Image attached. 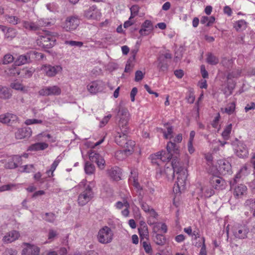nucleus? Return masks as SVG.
<instances>
[{
    "label": "nucleus",
    "mask_w": 255,
    "mask_h": 255,
    "mask_svg": "<svg viewBox=\"0 0 255 255\" xmlns=\"http://www.w3.org/2000/svg\"><path fill=\"white\" fill-rule=\"evenodd\" d=\"M165 174H166L167 177H169L170 175L171 176L177 175V181L176 182V188L174 187V190L177 192H181L185 188L186 183V179L187 177V171L183 166L180 165L179 162L176 161L172 162V167H167L164 169Z\"/></svg>",
    "instance_id": "1"
},
{
    "label": "nucleus",
    "mask_w": 255,
    "mask_h": 255,
    "mask_svg": "<svg viewBox=\"0 0 255 255\" xmlns=\"http://www.w3.org/2000/svg\"><path fill=\"white\" fill-rule=\"evenodd\" d=\"M167 151L161 150L150 155L151 162L153 164L159 165L161 162H167L170 160L174 154L179 153V146L171 141L166 145Z\"/></svg>",
    "instance_id": "2"
},
{
    "label": "nucleus",
    "mask_w": 255,
    "mask_h": 255,
    "mask_svg": "<svg viewBox=\"0 0 255 255\" xmlns=\"http://www.w3.org/2000/svg\"><path fill=\"white\" fill-rule=\"evenodd\" d=\"M86 180H83L79 186L81 188V192L78 196V203L80 206L85 205L94 197V193L90 184H86Z\"/></svg>",
    "instance_id": "3"
},
{
    "label": "nucleus",
    "mask_w": 255,
    "mask_h": 255,
    "mask_svg": "<svg viewBox=\"0 0 255 255\" xmlns=\"http://www.w3.org/2000/svg\"><path fill=\"white\" fill-rule=\"evenodd\" d=\"M80 23V17L73 15L66 17L64 22L62 25V28L67 32H72L75 30L79 26Z\"/></svg>",
    "instance_id": "4"
},
{
    "label": "nucleus",
    "mask_w": 255,
    "mask_h": 255,
    "mask_svg": "<svg viewBox=\"0 0 255 255\" xmlns=\"http://www.w3.org/2000/svg\"><path fill=\"white\" fill-rule=\"evenodd\" d=\"M113 232L107 226L101 229L97 235L98 241L102 244H106L111 243L113 239Z\"/></svg>",
    "instance_id": "5"
},
{
    "label": "nucleus",
    "mask_w": 255,
    "mask_h": 255,
    "mask_svg": "<svg viewBox=\"0 0 255 255\" xmlns=\"http://www.w3.org/2000/svg\"><path fill=\"white\" fill-rule=\"evenodd\" d=\"M118 116L120 119L119 126L121 128V130L124 131H127L129 116L128 110L126 108L120 107Z\"/></svg>",
    "instance_id": "6"
},
{
    "label": "nucleus",
    "mask_w": 255,
    "mask_h": 255,
    "mask_svg": "<svg viewBox=\"0 0 255 255\" xmlns=\"http://www.w3.org/2000/svg\"><path fill=\"white\" fill-rule=\"evenodd\" d=\"M55 36L54 35L51 36L49 34L41 36L37 40V44L45 49H49L52 47L55 44Z\"/></svg>",
    "instance_id": "7"
},
{
    "label": "nucleus",
    "mask_w": 255,
    "mask_h": 255,
    "mask_svg": "<svg viewBox=\"0 0 255 255\" xmlns=\"http://www.w3.org/2000/svg\"><path fill=\"white\" fill-rule=\"evenodd\" d=\"M41 70L44 72L45 75L49 77H52L60 72L62 68L60 65L53 66L49 64H46L42 66Z\"/></svg>",
    "instance_id": "8"
},
{
    "label": "nucleus",
    "mask_w": 255,
    "mask_h": 255,
    "mask_svg": "<svg viewBox=\"0 0 255 255\" xmlns=\"http://www.w3.org/2000/svg\"><path fill=\"white\" fill-rule=\"evenodd\" d=\"M61 93V90L57 86L44 87L38 92L39 95L42 96H58Z\"/></svg>",
    "instance_id": "9"
},
{
    "label": "nucleus",
    "mask_w": 255,
    "mask_h": 255,
    "mask_svg": "<svg viewBox=\"0 0 255 255\" xmlns=\"http://www.w3.org/2000/svg\"><path fill=\"white\" fill-rule=\"evenodd\" d=\"M233 228L234 235L239 239H245L247 237L249 229L245 224H237Z\"/></svg>",
    "instance_id": "10"
},
{
    "label": "nucleus",
    "mask_w": 255,
    "mask_h": 255,
    "mask_svg": "<svg viewBox=\"0 0 255 255\" xmlns=\"http://www.w3.org/2000/svg\"><path fill=\"white\" fill-rule=\"evenodd\" d=\"M211 185L216 190H223L225 188V181L220 177L212 176L210 178Z\"/></svg>",
    "instance_id": "11"
},
{
    "label": "nucleus",
    "mask_w": 255,
    "mask_h": 255,
    "mask_svg": "<svg viewBox=\"0 0 255 255\" xmlns=\"http://www.w3.org/2000/svg\"><path fill=\"white\" fill-rule=\"evenodd\" d=\"M18 117L16 115L10 113H6L0 115V122L11 125L18 121Z\"/></svg>",
    "instance_id": "12"
},
{
    "label": "nucleus",
    "mask_w": 255,
    "mask_h": 255,
    "mask_svg": "<svg viewBox=\"0 0 255 255\" xmlns=\"http://www.w3.org/2000/svg\"><path fill=\"white\" fill-rule=\"evenodd\" d=\"M104 84L103 81L97 80L90 83L87 86L88 91L93 94L102 91L104 89Z\"/></svg>",
    "instance_id": "13"
},
{
    "label": "nucleus",
    "mask_w": 255,
    "mask_h": 255,
    "mask_svg": "<svg viewBox=\"0 0 255 255\" xmlns=\"http://www.w3.org/2000/svg\"><path fill=\"white\" fill-rule=\"evenodd\" d=\"M89 157L92 162L97 163L99 168L103 169L105 168V161L99 153L93 151L89 153Z\"/></svg>",
    "instance_id": "14"
},
{
    "label": "nucleus",
    "mask_w": 255,
    "mask_h": 255,
    "mask_svg": "<svg viewBox=\"0 0 255 255\" xmlns=\"http://www.w3.org/2000/svg\"><path fill=\"white\" fill-rule=\"evenodd\" d=\"M26 247L22 250L21 255H39L40 249L36 246L29 243H24Z\"/></svg>",
    "instance_id": "15"
},
{
    "label": "nucleus",
    "mask_w": 255,
    "mask_h": 255,
    "mask_svg": "<svg viewBox=\"0 0 255 255\" xmlns=\"http://www.w3.org/2000/svg\"><path fill=\"white\" fill-rule=\"evenodd\" d=\"M153 27L151 21L149 20H146L142 24L141 28L139 33L141 36H145L149 34L153 30Z\"/></svg>",
    "instance_id": "16"
},
{
    "label": "nucleus",
    "mask_w": 255,
    "mask_h": 255,
    "mask_svg": "<svg viewBox=\"0 0 255 255\" xmlns=\"http://www.w3.org/2000/svg\"><path fill=\"white\" fill-rule=\"evenodd\" d=\"M129 181L137 190L142 189L139 183L138 182V173L136 169H133L130 171V175L129 178Z\"/></svg>",
    "instance_id": "17"
},
{
    "label": "nucleus",
    "mask_w": 255,
    "mask_h": 255,
    "mask_svg": "<svg viewBox=\"0 0 255 255\" xmlns=\"http://www.w3.org/2000/svg\"><path fill=\"white\" fill-rule=\"evenodd\" d=\"M32 62L29 52L25 54L20 55L15 60L14 63L16 65L20 66L22 65L29 63Z\"/></svg>",
    "instance_id": "18"
},
{
    "label": "nucleus",
    "mask_w": 255,
    "mask_h": 255,
    "mask_svg": "<svg viewBox=\"0 0 255 255\" xmlns=\"http://www.w3.org/2000/svg\"><path fill=\"white\" fill-rule=\"evenodd\" d=\"M115 206L116 208L119 209H121L125 207V209L122 211V214L125 217L128 216L129 214L128 208H129L130 205L127 198H124L123 199V202L121 201L117 202Z\"/></svg>",
    "instance_id": "19"
},
{
    "label": "nucleus",
    "mask_w": 255,
    "mask_h": 255,
    "mask_svg": "<svg viewBox=\"0 0 255 255\" xmlns=\"http://www.w3.org/2000/svg\"><path fill=\"white\" fill-rule=\"evenodd\" d=\"M236 154L240 158H245L249 154L248 149L246 145L242 142L240 141L238 144Z\"/></svg>",
    "instance_id": "20"
},
{
    "label": "nucleus",
    "mask_w": 255,
    "mask_h": 255,
    "mask_svg": "<svg viewBox=\"0 0 255 255\" xmlns=\"http://www.w3.org/2000/svg\"><path fill=\"white\" fill-rule=\"evenodd\" d=\"M84 16L88 19H97L99 16V12L96 5L90 7L84 12Z\"/></svg>",
    "instance_id": "21"
},
{
    "label": "nucleus",
    "mask_w": 255,
    "mask_h": 255,
    "mask_svg": "<svg viewBox=\"0 0 255 255\" xmlns=\"http://www.w3.org/2000/svg\"><path fill=\"white\" fill-rule=\"evenodd\" d=\"M31 132L32 131L30 128H19L15 133V136L16 138L21 139L30 136Z\"/></svg>",
    "instance_id": "22"
},
{
    "label": "nucleus",
    "mask_w": 255,
    "mask_h": 255,
    "mask_svg": "<svg viewBox=\"0 0 255 255\" xmlns=\"http://www.w3.org/2000/svg\"><path fill=\"white\" fill-rule=\"evenodd\" d=\"M108 174L111 178L115 180H119L121 179V169L117 166H115L107 170Z\"/></svg>",
    "instance_id": "23"
},
{
    "label": "nucleus",
    "mask_w": 255,
    "mask_h": 255,
    "mask_svg": "<svg viewBox=\"0 0 255 255\" xmlns=\"http://www.w3.org/2000/svg\"><path fill=\"white\" fill-rule=\"evenodd\" d=\"M127 131L122 132H117L115 136V142L120 146H122L125 144L126 140L127 139Z\"/></svg>",
    "instance_id": "24"
},
{
    "label": "nucleus",
    "mask_w": 255,
    "mask_h": 255,
    "mask_svg": "<svg viewBox=\"0 0 255 255\" xmlns=\"http://www.w3.org/2000/svg\"><path fill=\"white\" fill-rule=\"evenodd\" d=\"M19 234L16 231H12L5 235L3 238V241L6 243H9L15 241L18 238Z\"/></svg>",
    "instance_id": "25"
},
{
    "label": "nucleus",
    "mask_w": 255,
    "mask_h": 255,
    "mask_svg": "<svg viewBox=\"0 0 255 255\" xmlns=\"http://www.w3.org/2000/svg\"><path fill=\"white\" fill-rule=\"evenodd\" d=\"M12 94L9 88L5 86L0 85V98L3 100L9 99L11 98Z\"/></svg>",
    "instance_id": "26"
},
{
    "label": "nucleus",
    "mask_w": 255,
    "mask_h": 255,
    "mask_svg": "<svg viewBox=\"0 0 255 255\" xmlns=\"http://www.w3.org/2000/svg\"><path fill=\"white\" fill-rule=\"evenodd\" d=\"M48 144L45 142H37L31 144L28 147V150L37 151L39 150H44L47 148Z\"/></svg>",
    "instance_id": "27"
},
{
    "label": "nucleus",
    "mask_w": 255,
    "mask_h": 255,
    "mask_svg": "<svg viewBox=\"0 0 255 255\" xmlns=\"http://www.w3.org/2000/svg\"><path fill=\"white\" fill-rule=\"evenodd\" d=\"M201 196L205 197V198H209L215 194V191L211 187L204 186L201 187Z\"/></svg>",
    "instance_id": "28"
},
{
    "label": "nucleus",
    "mask_w": 255,
    "mask_h": 255,
    "mask_svg": "<svg viewBox=\"0 0 255 255\" xmlns=\"http://www.w3.org/2000/svg\"><path fill=\"white\" fill-rule=\"evenodd\" d=\"M135 145V142L131 140H126L125 144L122 146L125 148L124 152L126 153L128 152L129 154H131L133 151V147Z\"/></svg>",
    "instance_id": "29"
},
{
    "label": "nucleus",
    "mask_w": 255,
    "mask_h": 255,
    "mask_svg": "<svg viewBox=\"0 0 255 255\" xmlns=\"http://www.w3.org/2000/svg\"><path fill=\"white\" fill-rule=\"evenodd\" d=\"M157 61L158 62L157 67L159 70L165 71L167 70L168 64L166 60L164 59L163 55L159 56L157 59Z\"/></svg>",
    "instance_id": "30"
},
{
    "label": "nucleus",
    "mask_w": 255,
    "mask_h": 255,
    "mask_svg": "<svg viewBox=\"0 0 255 255\" xmlns=\"http://www.w3.org/2000/svg\"><path fill=\"white\" fill-rule=\"evenodd\" d=\"M247 189V187L245 185L240 184L235 187L234 194L237 197L241 196L246 193Z\"/></svg>",
    "instance_id": "31"
},
{
    "label": "nucleus",
    "mask_w": 255,
    "mask_h": 255,
    "mask_svg": "<svg viewBox=\"0 0 255 255\" xmlns=\"http://www.w3.org/2000/svg\"><path fill=\"white\" fill-rule=\"evenodd\" d=\"M22 25L25 29L29 30L35 31L38 30L36 22L24 20L22 21Z\"/></svg>",
    "instance_id": "32"
},
{
    "label": "nucleus",
    "mask_w": 255,
    "mask_h": 255,
    "mask_svg": "<svg viewBox=\"0 0 255 255\" xmlns=\"http://www.w3.org/2000/svg\"><path fill=\"white\" fill-rule=\"evenodd\" d=\"M220 170L223 174L230 173L231 171V165L228 161H224L221 164Z\"/></svg>",
    "instance_id": "33"
},
{
    "label": "nucleus",
    "mask_w": 255,
    "mask_h": 255,
    "mask_svg": "<svg viewBox=\"0 0 255 255\" xmlns=\"http://www.w3.org/2000/svg\"><path fill=\"white\" fill-rule=\"evenodd\" d=\"M206 61L210 65H215L219 63V59L211 53H208L207 55Z\"/></svg>",
    "instance_id": "34"
},
{
    "label": "nucleus",
    "mask_w": 255,
    "mask_h": 255,
    "mask_svg": "<svg viewBox=\"0 0 255 255\" xmlns=\"http://www.w3.org/2000/svg\"><path fill=\"white\" fill-rule=\"evenodd\" d=\"M232 124H230L229 125H227L224 128V129L222 133V136H223V138L225 140H228L230 138V134H231V132L232 131Z\"/></svg>",
    "instance_id": "35"
},
{
    "label": "nucleus",
    "mask_w": 255,
    "mask_h": 255,
    "mask_svg": "<svg viewBox=\"0 0 255 255\" xmlns=\"http://www.w3.org/2000/svg\"><path fill=\"white\" fill-rule=\"evenodd\" d=\"M84 169L86 174L91 175L94 173L95 168L93 164L89 162H86L85 163Z\"/></svg>",
    "instance_id": "36"
},
{
    "label": "nucleus",
    "mask_w": 255,
    "mask_h": 255,
    "mask_svg": "<svg viewBox=\"0 0 255 255\" xmlns=\"http://www.w3.org/2000/svg\"><path fill=\"white\" fill-rule=\"evenodd\" d=\"M37 25H38V29H39L40 27L42 26H48L52 25V22L50 21L48 19L41 18L38 19L36 22Z\"/></svg>",
    "instance_id": "37"
},
{
    "label": "nucleus",
    "mask_w": 255,
    "mask_h": 255,
    "mask_svg": "<svg viewBox=\"0 0 255 255\" xmlns=\"http://www.w3.org/2000/svg\"><path fill=\"white\" fill-rule=\"evenodd\" d=\"M140 226L138 228V232L140 236L142 238L146 237L148 235V228L146 224H140Z\"/></svg>",
    "instance_id": "38"
},
{
    "label": "nucleus",
    "mask_w": 255,
    "mask_h": 255,
    "mask_svg": "<svg viewBox=\"0 0 255 255\" xmlns=\"http://www.w3.org/2000/svg\"><path fill=\"white\" fill-rule=\"evenodd\" d=\"M5 19L8 20V22L12 24L16 25L20 22V19L15 16L10 15L6 14L4 15Z\"/></svg>",
    "instance_id": "39"
},
{
    "label": "nucleus",
    "mask_w": 255,
    "mask_h": 255,
    "mask_svg": "<svg viewBox=\"0 0 255 255\" xmlns=\"http://www.w3.org/2000/svg\"><path fill=\"white\" fill-rule=\"evenodd\" d=\"M235 107L236 106L235 103L232 102L230 103L224 109H222V111H223L224 113L228 114V115H231L235 111Z\"/></svg>",
    "instance_id": "40"
},
{
    "label": "nucleus",
    "mask_w": 255,
    "mask_h": 255,
    "mask_svg": "<svg viewBox=\"0 0 255 255\" xmlns=\"http://www.w3.org/2000/svg\"><path fill=\"white\" fill-rule=\"evenodd\" d=\"M154 241L158 245H163L165 243L166 240L163 235L157 234L155 237Z\"/></svg>",
    "instance_id": "41"
},
{
    "label": "nucleus",
    "mask_w": 255,
    "mask_h": 255,
    "mask_svg": "<svg viewBox=\"0 0 255 255\" xmlns=\"http://www.w3.org/2000/svg\"><path fill=\"white\" fill-rule=\"evenodd\" d=\"M247 22L244 20H240L237 21L235 24V28L236 30H242L246 27Z\"/></svg>",
    "instance_id": "42"
},
{
    "label": "nucleus",
    "mask_w": 255,
    "mask_h": 255,
    "mask_svg": "<svg viewBox=\"0 0 255 255\" xmlns=\"http://www.w3.org/2000/svg\"><path fill=\"white\" fill-rule=\"evenodd\" d=\"M29 54L30 55V57L31 58V60L33 59H35L37 60L42 59L44 57V55L35 51H29Z\"/></svg>",
    "instance_id": "43"
},
{
    "label": "nucleus",
    "mask_w": 255,
    "mask_h": 255,
    "mask_svg": "<svg viewBox=\"0 0 255 255\" xmlns=\"http://www.w3.org/2000/svg\"><path fill=\"white\" fill-rule=\"evenodd\" d=\"M34 72V70L32 68H30L29 69H23L21 73L24 78H28L32 76Z\"/></svg>",
    "instance_id": "44"
},
{
    "label": "nucleus",
    "mask_w": 255,
    "mask_h": 255,
    "mask_svg": "<svg viewBox=\"0 0 255 255\" xmlns=\"http://www.w3.org/2000/svg\"><path fill=\"white\" fill-rule=\"evenodd\" d=\"M247 167L246 166L243 167L240 170V171L236 175L234 179V182H237L238 179H240L242 175H246L247 173Z\"/></svg>",
    "instance_id": "45"
},
{
    "label": "nucleus",
    "mask_w": 255,
    "mask_h": 255,
    "mask_svg": "<svg viewBox=\"0 0 255 255\" xmlns=\"http://www.w3.org/2000/svg\"><path fill=\"white\" fill-rule=\"evenodd\" d=\"M14 60L13 56L10 54H5L3 58L2 64L6 65L12 62Z\"/></svg>",
    "instance_id": "46"
},
{
    "label": "nucleus",
    "mask_w": 255,
    "mask_h": 255,
    "mask_svg": "<svg viewBox=\"0 0 255 255\" xmlns=\"http://www.w3.org/2000/svg\"><path fill=\"white\" fill-rule=\"evenodd\" d=\"M16 35V30L14 28H9L7 29L5 33V37L7 38H12Z\"/></svg>",
    "instance_id": "47"
},
{
    "label": "nucleus",
    "mask_w": 255,
    "mask_h": 255,
    "mask_svg": "<svg viewBox=\"0 0 255 255\" xmlns=\"http://www.w3.org/2000/svg\"><path fill=\"white\" fill-rule=\"evenodd\" d=\"M173 128L172 127H169L167 128V131H163V135L165 138H171L172 137Z\"/></svg>",
    "instance_id": "48"
},
{
    "label": "nucleus",
    "mask_w": 255,
    "mask_h": 255,
    "mask_svg": "<svg viewBox=\"0 0 255 255\" xmlns=\"http://www.w3.org/2000/svg\"><path fill=\"white\" fill-rule=\"evenodd\" d=\"M44 220L48 222H53L55 219V215L52 213H47L44 217Z\"/></svg>",
    "instance_id": "49"
},
{
    "label": "nucleus",
    "mask_w": 255,
    "mask_h": 255,
    "mask_svg": "<svg viewBox=\"0 0 255 255\" xmlns=\"http://www.w3.org/2000/svg\"><path fill=\"white\" fill-rule=\"evenodd\" d=\"M241 75V71L240 70H237L236 71H233L228 73L227 78L228 80H231L234 78H237L239 77Z\"/></svg>",
    "instance_id": "50"
},
{
    "label": "nucleus",
    "mask_w": 255,
    "mask_h": 255,
    "mask_svg": "<svg viewBox=\"0 0 255 255\" xmlns=\"http://www.w3.org/2000/svg\"><path fill=\"white\" fill-rule=\"evenodd\" d=\"M43 121L41 120L37 119H27L26 120L24 123L26 125H30L32 124H42Z\"/></svg>",
    "instance_id": "51"
},
{
    "label": "nucleus",
    "mask_w": 255,
    "mask_h": 255,
    "mask_svg": "<svg viewBox=\"0 0 255 255\" xmlns=\"http://www.w3.org/2000/svg\"><path fill=\"white\" fill-rule=\"evenodd\" d=\"M10 87L13 89L20 91H23L24 89V87L23 86V85L18 82L11 83Z\"/></svg>",
    "instance_id": "52"
},
{
    "label": "nucleus",
    "mask_w": 255,
    "mask_h": 255,
    "mask_svg": "<svg viewBox=\"0 0 255 255\" xmlns=\"http://www.w3.org/2000/svg\"><path fill=\"white\" fill-rule=\"evenodd\" d=\"M65 43L72 46L81 47L83 45V43L81 41H76L73 40L66 41Z\"/></svg>",
    "instance_id": "53"
},
{
    "label": "nucleus",
    "mask_w": 255,
    "mask_h": 255,
    "mask_svg": "<svg viewBox=\"0 0 255 255\" xmlns=\"http://www.w3.org/2000/svg\"><path fill=\"white\" fill-rule=\"evenodd\" d=\"M160 224H156V226L154 227V230H155L156 228H159V231L161 233H165L167 231V227L166 224H161V226L160 227L159 225Z\"/></svg>",
    "instance_id": "54"
},
{
    "label": "nucleus",
    "mask_w": 255,
    "mask_h": 255,
    "mask_svg": "<svg viewBox=\"0 0 255 255\" xmlns=\"http://www.w3.org/2000/svg\"><path fill=\"white\" fill-rule=\"evenodd\" d=\"M132 60H131V59H129V60L128 61V63L127 64L125 69V72L128 73L130 72L132 69L133 67V64L131 63Z\"/></svg>",
    "instance_id": "55"
},
{
    "label": "nucleus",
    "mask_w": 255,
    "mask_h": 255,
    "mask_svg": "<svg viewBox=\"0 0 255 255\" xmlns=\"http://www.w3.org/2000/svg\"><path fill=\"white\" fill-rule=\"evenodd\" d=\"M140 200V199H139ZM139 203L142 209L145 212L148 213L151 208L145 202H142L141 200H139Z\"/></svg>",
    "instance_id": "56"
},
{
    "label": "nucleus",
    "mask_w": 255,
    "mask_h": 255,
    "mask_svg": "<svg viewBox=\"0 0 255 255\" xmlns=\"http://www.w3.org/2000/svg\"><path fill=\"white\" fill-rule=\"evenodd\" d=\"M60 160L58 158L53 162L51 166L50 170L51 171V175H53V172L56 169L57 166L60 162Z\"/></svg>",
    "instance_id": "57"
},
{
    "label": "nucleus",
    "mask_w": 255,
    "mask_h": 255,
    "mask_svg": "<svg viewBox=\"0 0 255 255\" xmlns=\"http://www.w3.org/2000/svg\"><path fill=\"white\" fill-rule=\"evenodd\" d=\"M60 160L58 158L53 162L51 166L50 170L51 171V175H53V172L56 169L57 166L60 162Z\"/></svg>",
    "instance_id": "58"
},
{
    "label": "nucleus",
    "mask_w": 255,
    "mask_h": 255,
    "mask_svg": "<svg viewBox=\"0 0 255 255\" xmlns=\"http://www.w3.org/2000/svg\"><path fill=\"white\" fill-rule=\"evenodd\" d=\"M60 160L58 158L53 162L51 166L50 170L51 171V175H53V172L56 169L57 166L60 162Z\"/></svg>",
    "instance_id": "59"
},
{
    "label": "nucleus",
    "mask_w": 255,
    "mask_h": 255,
    "mask_svg": "<svg viewBox=\"0 0 255 255\" xmlns=\"http://www.w3.org/2000/svg\"><path fill=\"white\" fill-rule=\"evenodd\" d=\"M143 247L146 253L150 254L152 251L151 246L149 244L144 241L142 243Z\"/></svg>",
    "instance_id": "60"
},
{
    "label": "nucleus",
    "mask_w": 255,
    "mask_h": 255,
    "mask_svg": "<svg viewBox=\"0 0 255 255\" xmlns=\"http://www.w3.org/2000/svg\"><path fill=\"white\" fill-rule=\"evenodd\" d=\"M143 78V74L141 71L138 70L135 74V81L136 82L141 80Z\"/></svg>",
    "instance_id": "61"
},
{
    "label": "nucleus",
    "mask_w": 255,
    "mask_h": 255,
    "mask_svg": "<svg viewBox=\"0 0 255 255\" xmlns=\"http://www.w3.org/2000/svg\"><path fill=\"white\" fill-rule=\"evenodd\" d=\"M41 174L38 172L35 173L34 175V178L35 180L39 181L40 183H43L44 182V178H41Z\"/></svg>",
    "instance_id": "62"
},
{
    "label": "nucleus",
    "mask_w": 255,
    "mask_h": 255,
    "mask_svg": "<svg viewBox=\"0 0 255 255\" xmlns=\"http://www.w3.org/2000/svg\"><path fill=\"white\" fill-rule=\"evenodd\" d=\"M137 93V89L136 87L132 88L130 92V96L131 101L134 102L135 101V96Z\"/></svg>",
    "instance_id": "63"
},
{
    "label": "nucleus",
    "mask_w": 255,
    "mask_h": 255,
    "mask_svg": "<svg viewBox=\"0 0 255 255\" xmlns=\"http://www.w3.org/2000/svg\"><path fill=\"white\" fill-rule=\"evenodd\" d=\"M3 255H16L17 252L15 250H13L11 249H6L3 253Z\"/></svg>",
    "instance_id": "64"
}]
</instances>
